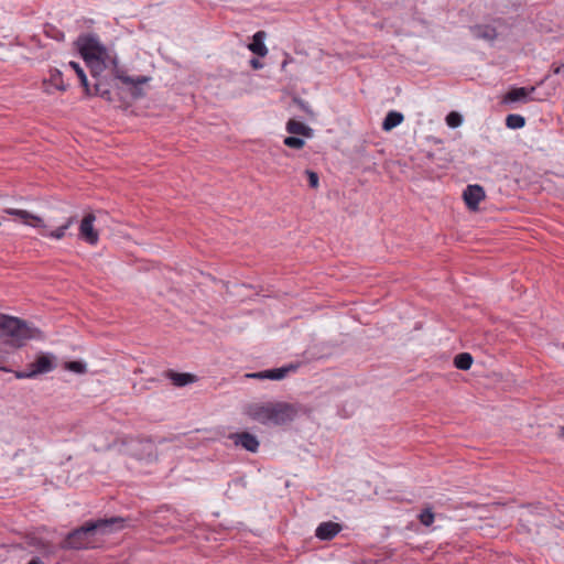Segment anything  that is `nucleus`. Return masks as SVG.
Returning a JSON list of instances; mask_svg holds the SVG:
<instances>
[{
  "mask_svg": "<svg viewBox=\"0 0 564 564\" xmlns=\"http://www.w3.org/2000/svg\"><path fill=\"white\" fill-rule=\"evenodd\" d=\"M0 370L9 371L7 368H2V367H0Z\"/></svg>",
  "mask_w": 564,
  "mask_h": 564,
  "instance_id": "nucleus-43",
  "label": "nucleus"
},
{
  "mask_svg": "<svg viewBox=\"0 0 564 564\" xmlns=\"http://www.w3.org/2000/svg\"><path fill=\"white\" fill-rule=\"evenodd\" d=\"M297 367H299L297 365L290 364L288 366L281 367V368H275V369H269V370H263V371H259V372L247 373L246 377L247 378H251V379H259V380H264V379L282 380L289 373L295 372Z\"/></svg>",
  "mask_w": 564,
  "mask_h": 564,
  "instance_id": "nucleus-9",
  "label": "nucleus"
},
{
  "mask_svg": "<svg viewBox=\"0 0 564 564\" xmlns=\"http://www.w3.org/2000/svg\"><path fill=\"white\" fill-rule=\"evenodd\" d=\"M473 365V357L468 352L458 354L454 358V366L459 370H468Z\"/></svg>",
  "mask_w": 564,
  "mask_h": 564,
  "instance_id": "nucleus-24",
  "label": "nucleus"
},
{
  "mask_svg": "<svg viewBox=\"0 0 564 564\" xmlns=\"http://www.w3.org/2000/svg\"><path fill=\"white\" fill-rule=\"evenodd\" d=\"M564 68V64H560V65H552V72L553 74L557 75L562 72V69Z\"/></svg>",
  "mask_w": 564,
  "mask_h": 564,
  "instance_id": "nucleus-36",
  "label": "nucleus"
},
{
  "mask_svg": "<svg viewBox=\"0 0 564 564\" xmlns=\"http://www.w3.org/2000/svg\"><path fill=\"white\" fill-rule=\"evenodd\" d=\"M138 444H139L140 446H142V448H143L144 451H148V454H149V455L151 454V452H152V449H153V444H152V442H151V441H142V440H140V441H138Z\"/></svg>",
  "mask_w": 564,
  "mask_h": 564,
  "instance_id": "nucleus-34",
  "label": "nucleus"
},
{
  "mask_svg": "<svg viewBox=\"0 0 564 564\" xmlns=\"http://www.w3.org/2000/svg\"><path fill=\"white\" fill-rule=\"evenodd\" d=\"M44 32L47 36H50L58 42H62L65 39L64 32L58 30L56 26H54L52 24H46L44 26Z\"/></svg>",
  "mask_w": 564,
  "mask_h": 564,
  "instance_id": "nucleus-26",
  "label": "nucleus"
},
{
  "mask_svg": "<svg viewBox=\"0 0 564 564\" xmlns=\"http://www.w3.org/2000/svg\"><path fill=\"white\" fill-rule=\"evenodd\" d=\"M434 519L435 517L431 509H424L419 516L420 522L425 527H430L434 522Z\"/></svg>",
  "mask_w": 564,
  "mask_h": 564,
  "instance_id": "nucleus-30",
  "label": "nucleus"
},
{
  "mask_svg": "<svg viewBox=\"0 0 564 564\" xmlns=\"http://www.w3.org/2000/svg\"><path fill=\"white\" fill-rule=\"evenodd\" d=\"M151 80L150 76H135L132 77V83H127L126 86L129 88L130 96L133 99H140L145 96V93L143 90V85L149 83Z\"/></svg>",
  "mask_w": 564,
  "mask_h": 564,
  "instance_id": "nucleus-15",
  "label": "nucleus"
},
{
  "mask_svg": "<svg viewBox=\"0 0 564 564\" xmlns=\"http://www.w3.org/2000/svg\"><path fill=\"white\" fill-rule=\"evenodd\" d=\"M229 438L236 446H241L251 453H256L260 445L258 438L249 432L232 433L229 435Z\"/></svg>",
  "mask_w": 564,
  "mask_h": 564,
  "instance_id": "nucleus-10",
  "label": "nucleus"
},
{
  "mask_svg": "<svg viewBox=\"0 0 564 564\" xmlns=\"http://www.w3.org/2000/svg\"><path fill=\"white\" fill-rule=\"evenodd\" d=\"M54 369L52 358L48 355H40L29 365L28 370L15 371L17 379H30L41 373H47Z\"/></svg>",
  "mask_w": 564,
  "mask_h": 564,
  "instance_id": "nucleus-6",
  "label": "nucleus"
},
{
  "mask_svg": "<svg viewBox=\"0 0 564 564\" xmlns=\"http://www.w3.org/2000/svg\"><path fill=\"white\" fill-rule=\"evenodd\" d=\"M293 102L297 105L301 110L305 111L310 116H313V111L311 110L306 101L299 97H294Z\"/></svg>",
  "mask_w": 564,
  "mask_h": 564,
  "instance_id": "nucleus-33",
  "label": "nucleus"
},
{
  "mask_svg": "<svg viewBox=\"0 0 564 564\" xmlns=\"http://www.w3.org/2000/svg\"><path fill=\"white\" fill-rule=\"evenodd\" d=\"M297 411L293 404L286 402H270L271 425H282L291 422Z\"/></svg>",
  "mask_w": 564,
  "mask_h": 564,
  "instance_id": "nucleus-7",
  "label": "nucleus"
},
{
  "mask_svg": "<svg viewBox=\"0 0 564 564\" xmlns=\"http://www.w3.org/2000/svg\"><path fill=\"white\" fill-rule=\"evenodd\" d=\"M494 24H475L469 28L471 35L478 40L495 41L499 36L498 29H510L512 23L507 19L496 18L492 20Z\"/></svg>",
  "mask_w": 564,
  "mask_h": 564,
  "instance_id": "nucleus-5",
  "label": "nucleus"
},
{
  "mask_svg": "<svg viewBox=\"0 0 564 564\" xmlns=\"http://www.w3.org/2000/svg\"><path fill=\"white\" fill-rule=\"evenodd\" d=\"M535 90L534 86L531 87H513L507 91L503 96V104H514V102H528L533 100L530 95Z\"/></svg>",
  "mask_w": 564,
  "mask_h": 564,
  "instance_id": "nucleus-11",
  "label": "nucleus"
},
{
  "mask_svg": "<svg viewBox=\"0 0 564 564\" xmlns=\"http://www.w3.org/2000/svg\"><path fill=\"white\" fill-rule=\"evenodd\" d=\"M286 131L290 134L302 135V137H305V138H312L313 137V129L311 127L304 124L303 122H301L299 120H295V119H290L286 122Z\"/></svg>",
  "mask_w": 564,
  "mask_h": 564,
  "instance_id": "nucleus-17",
  "label": "nucleus"
},
{
  "mask_svg": "<svg viewBox=\"0 0 564 564\" xmlns=\"http://www.w3.org/2000/svg\"><path fill=\"white\" fill-rule=\"evenodd\" d=\"M124 519L121 517H111L108 519H98L87 521L80 528L69 532L61 547L64 550H87L95 547V533L109 534L123 528Z\"/></svg>",
  "mask_w": 564,
  "mask_h": 564,
  "instance_id": "nucleus-1",
  "label": "nucleus"
},
{
  "mask_svg": "<svg viewBox=\"0 0 564 564\" xmlns=\"http://www.w3.org/2000/svg\"><path fill=\"white\" fill-rule=\"evenodd\" d=\"M22 223L39 228L43 236H50L55 239H61L65 235V230L69 227L72 219H68L65 224L55 226L51 224L48 219H44L37 214H14Z\"/></svg>",
  "mask_w": 564,
  "mask_h": 564,
  "instance_id": "nucleus-4",
  "label": "nucleus"
},
{
  "mask_svg": "<svg viewBox=\"0 0 564 564\" xmlns=\"http://www.w3.org/2000/svg\"><path fill=\"white\" fill-rule=\"evenodd\" d=\"M283 143L286 147H289L291 149H296V150H300V149H302L305 145L304 139H302L300 137H296L295 134L286 137L284 139Z\"/></svg>",
  "mask_w": 564,
  "mask_h": 564,
  "instance_id": "nucleus-27",
  "label": "nucleus"
},
{
  "mask_svg": "<svg viewBox=\"0 0 564 564\" xmlns=\"http://www.w3.org/2000/svg\"><path fill=\"white\" fill-rule=\"evenodd\" d=\"M340 531H341V525L339 523H336L333 521H327V522H322L317 527V529L315 531V535L319 540L327 541V540H332L333 538H335Z\"/></svg>",
  "mask_w": 564,
  "mask_h": 564,
  "instance_id": "nucleus-14",
  "label": "nucleus"
},
{
  "mask_svg": "<svg viewBox=\"0 0 564 564\" xmlns=\"http://www.w3.org/2000/svg\"><path fill=\"white\" fill-rule=\"evenodd\" d=\"M446 123L449 128H457L462 124L463 122V117L460 113L456 112V111H451L447 116H446Z\"/></svg>",
  "mask_w": 564,
  "mask_h": 564,
  "instance_id": "nucleus-29",
  "label": "nucleus"
},
{
  "mask_svg": "<svg viewBox=\"0 0 564 564\" xmlns=\"http://www.w3.org/2000/svg\"><path fill=\"white\" fill-rule=\"evenodd\" d=\"M463 198L470 210H477L478 204L485 198V191L480 185H468L463 193Z\"/></svg>",
  "mask_w": 564,
  "mask_h": 564,
  "instance_id": "nucleus-12",
  "label": "nucleus"
},
{
  "mask_svg": "<svg viewBox=\"0 0 564 564\" xmlns=\"http://www.w3.org/2000/svg\"><path fill=\"white\" fill-rule=\"evenodd\" d=\"M86 64L89 67L91 77L96 78L97 80H100L98 77L109 66V58H101V61H91V63Z\"/></svg>",
  "mask_w": 564,
  "mask_h": 564,
  "instance_id": "nucleus-22",
  "label": "nucleus"
},
{
  "mask_svg": "<svg viewBox=\"0 0 564 564\" xmlns=\"http://www.w3.org/2000/svg\"><path fill=\"white\" fill-rule=\"evenodd\" d=\"M286 64H288V61H284V62L282 63V68H284V67L286 66Z\"/></svg>",
  "mask_w": 564,
  "mask_h": 564,
  "instance_id": "nucleus-41",
  "label": "nucleus"
},
{
  "mask_svg": "<svg viewBox=\"0 0 564 564\" xmlns=\"http://www.w3.org/2000/svg\"><path fill=\"white\" fill-rule=\"evenodd\" d=\"M305 174L307 176V182H308L310 187L316 188L318 186V181H319L317 173H315L314 171H311V170H305Z\"/></svg>",
  "mask_w": 564,
  "mask_h": 564,
  "instance_id": "nucleus-32",
  "label": "nucleus"
},
{
  "mask_svg": "<svg viewBox=\"0 0 564 564\" xmlns=\"http://www.w3.org/2000/svg\"><path fill=\"white\" fill-rule=\"evenodd\" d=\"M403 120L404 116L401 112L391 110L387 113L386 118L382 121V130L390 131L393 128L401 124Z\"/></svg>",
  "mask_w": 564,
  "mask_h": 564,
  "instance_id": "nucleus-20",
  "label": "nucleus"
},
{
  "mask_svg": "<svg viewBox=\"0 0 564 564\" xmlns=\"http://www.w3.org/2000/svg\"><path fill=\"white\" fill-rule=\"evenodd\" d=\"M48 83L52 84L56 89L61 91H65L67 89V85L63 82V74L57 68L50 69V79Z\"/></svg>",
  "mask_w": 564,
  "mask_h": 564,
  "instance_id": "nucleus-23",
  "label": "nucleus"
},
{
  "mask_svg": "<svg viewBox=\"0 0 564 564\" xmlns=\"http://www.w3.org/2000/svg\"><path fill=\"white\" fill-rule=\"evenodd\" d=\"M28 564H43V562L39 557H34Z\"/></svg>",
  "mask_w": 564,
  "mask_h": 564,
  "instance_id": "nucleus-37",
  "label": "nucleus"
},
{
  "mask_svg": "<svg viewBox=\"0 0 564 564\" xmlns=\"http://www.w3.org/2000/svg\"><path fill=\"white\" fill-rule=\"evenodd\" d=\"M525 124V119L521 115L510 113L506 118V126L509 129H521Z\"/></svg>",
  "mask_w": 564,
  "mask_h": 564,
  "instance_id": "nucleus-25",
  "label": "nucleus"
},
{
  "mask_svg": "<svg viewBox=\"0 0 564 564\" xmlns=\"http://www.w3.org/2000/svg\"><path fill=\"white\" fill-rule=\"evenodd\" d=\"M93 90V96H99L107 101L112 100V94L110 90H101V80H96Z\"/></svg>",
  "mask_w": 564,
  "mask_h": 564,
  "instance_id": "nucleus-28",
  "label": "nucleus"
},
{
  "mask_svg": "<svg viewBox=\"0 0 564 564\" xmlns=\"http://www.w3.org/2000/svg\"><path fill=\"white\" fill-rule=\"evenodd\" d=\"M75 46L86 63L109 58L107 47L99 41L95 33L80 34L75 41Z\"/></svg>",
  "mask_w": 564,
  "mask_h": 564,
  "instance_id": "nucleus-3",
  "label": "nucleus"
},
{
  "mask_svg": "<svg viewBox=\"0 0 564 564\" xmlns=\"http://www.w3.org/2000/svg\"><path fill=\"white\" fill-rule=\"evenodd\" d=\"M245 414L263 425H271L270 402H252L246 405Z\"/></svg>",
  "mask_w": 564,
  "mask_h": 564,
  "instance_id": "nucleus-8",
  "label": "nucleus"
},
{
  "mask_svg": "<svg viewBox=\"0 0 564 564\" xmlns=\"http://www.w3.org/2000/svg\"><path fill=\"white\" fill-rule=\"evenodd\" d=\"M561 435L564 437V426L561 429Z\"/></svg>",
  "mask_w": 564,
  "mask_h": 564,
  "instance_id": "nucleus-42",
  "label": "nucleus"
},
{
  "mask_svg": "<svg viewBox=\"0 0 564 564\" xmlns=\"http://www.w3.org/2000/svg\"><path fill=\"white\" fill-rule=\"evenodd\" d=\"M265 32L258 31L252 36V42L249 44V50L259 57H264L268 54V48L264 44Z\"/></svg>",
  "mask_w": 564,
  "mask_h": 564,
  "instance_id": "nucleus-16",
  "label": "nucleus"
},
{
  "mask_svg": "<svg viewBox=\"0 0 564 564\" xmlns=\"http://www.w3.org/2000/svg\"><path fill=\"white\" fill-rule=\"evenodd\" d=\"M109 65L112 66V74L116 79L120 80L123 85L132 83L133 76L127 75L126 70L118 65L117 57L109 56Z\"/></svg>",
  "mask_w": 564,
  "mask_h": 564,
  "instance_id": "nucleus-21",
  "label": "nucleus"
},
{
  "mask_svg": "<svg viewBox=\"0 0 564 564\" xmlns=\"http://www.w3.org/2000/svg\"><path fill=\"white\" fill-rule=\"evenodd\" d=\"M101 90H110L105 84L104 82L101 80Z\"/></svg>",
  "mask_w": 564,
  "mask_h": 564,
  "instance_id": "nucleus-39",
  "label": "nucleus"
},
{
  "mask_svg": "<svg viewBox=\"0 0 564 564\" xmlns=\"http://www.w3.org/2000/svg\"><path fill=\"white\" fill-rule=\"evenodd\" d=\"M166 377L176 387H184L196 381V376L192 373L175 372L172 370L167 371Z\"/></svg>",
  "mask_w": 564,
  "mask_h": 564,
  "instance_id": "nucleus-18",
  "label": "nucleus"
},
{
  "mask_svg": "<svg viewBox=\"0 0 564 564\" xmlns=\"http://www.w3.org/2000/svg\"><path fill=\"white\" fill-rule=\"evenodd\" d=\"M250 66L253 68V69H260L263 67V63L260 62L258 58L256 57H252L250 59Z\"/></svg>",
  "mask_w": 564,
  "mask_h": 564,
  "instance_id": "nucleus-35",
  "label": "nucleus"
},
{
  "mask_svg": "<svg viewBox=\"0 0 564 564\" xmlns=\"http://www.w3.org/2000/svg\"><path fill=\"white\" fill-rule=\"evenodd\" d=\"M84 212L93 213V212H101V210H100V209H93V208H88V209H85Z\"/></svg>",
  "mask_w": 564,
  "mask_h": 564,
  "instance_id": "nucleus-40",
  "label": "nucleus"
},
{
  "mask_svg": "<svg viewBox=\"0 0 564 564\" xmlns=\"http://www.w3.org/2000/svg\"><path fill=\"white\" fill-rule=\"evenodd\" d=\"M40 332L25 322L0 314V337L14 347L23 346L28 340L39 337Z\"/></svg>",
  "mask_w": 564,
  "mask_h": 564,
  "instance_id": "nucleus-2",
  "label": "nucleus"
},
{
  "mask_svg": "<svg viewBox=\"0 0 564 564\" xmlns=\"http://www.w3.org/2000/svg\"><path fill=\"white\" fill-rule=\"evenodd\" d=\"M68 66L76 73V75L79 79L80 86L84 88L85 95L87 97H91L93 90L88 83V79H87V76H86L84 69L80 67V65L77 62H73V61L68 63Z\"/></svg>",
  "mask_w": 564,
  "mask_h": 564,
  "instance_id": "nucleus-19",
  "label": "nucleus"
},
{
  "mask_svg": "<svg viewBox=\"0 0 564 564\" xmlns=\"http://www.w3.org/2000/svg\"><path fill=\"white\" fill-rule=\"evenodd\" d=\"M3 212H14V213H18V212H25L24 209H18V208H6Z\"/></svg>",
  "mask_w": 564,
  "mask_h": 564,
  "instance_id": "nucleus-38",
  "label": "nucleus"
},
{
  "mask_svg": "<svg viewBox=\"0 0 564 564\" xmlns=\"http://www.w3.org/2000/svg\"><path fill=\"white\" fill-rule=\"evenodd\" d=\"M94 221H95V215L87 214V216L84 217V219L82 220L80 227H79L80 238L90 245H96L98 241V232L94 228Z\"/></svg>",
  "mask_w": 564,
  "mask_h": 564,
  "instance_id": "nucleus-13",
  "label": "nucleus"
},
{
  "mask_svg": "<svg viewBox=\"0 0 564 564\" xmlns=\"http://www.w3.org/2000/svg\"><path fill=\"white\" fill-rule=\"evenodd\" d=\"M65 367L67 370L76 373H84L86 371V365L80 361H69Z\"/></svg>",
  "mask_w": 564,
  "mask_h": 564,
  "instance_id": "nucleus-31",
  "label": "nucleus"
}]
</instances>
